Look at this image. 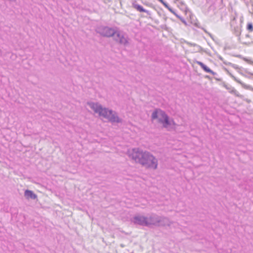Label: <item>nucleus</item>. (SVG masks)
Wrapping results in <instances>:
<instances>
[{
    "label": "nucleus",
    "instance_id": "f257e3e1",
    "mask_svg": "<svg viewBox=\"0 0 253 253\" xmlns=\"http://www.w3.org/2000/svg\"><path fill=\"white\" fill-rule=\"evenodd\" d=\"M128 155L135 163L146 169H156L158 168V159L148 151L136 148L129 151Z\"/></svg>",
    "mask_w": 253,
    "mask_h": 253
},
{
    "label": "nucleus",
    "instance_id": "f03ea898",
    "mask_svg": "<svg viewBox=\"0 0 253 253\" xmlns=\"http://www.w3.org/2000/svg\"><path fill=\"white\" fill-rule=\"evenodd\" d=\"M87 105L95 113H98L101 116L108 119L111 123H122V120L120 119L117 113L112 110L103 108L98 103L87 102Z\"/></svg>",
    "mask_w": 253,
    "mask_h": 253
},
{
    "label": "nucleus",
    "instance_id": "7ed1b4c3",
    "mask_svg": "<svg viewBox=\"0 0 253 253\" xmlns=\"http://www.w3.org/2000/svg\"><path fill=\"white\" fill-rule=\"evenodd\" d=\"M96 32L103 37H110L113 36L116 42L124 45L128 43L126 37L122 33L115 30L114 28L101 26L97 28Z\"/></svg>",
    "mask_w": 253,
    "mask_h": 253
},
{
    "label": "nucleus",
    "instance_id": "20e7f679",
    "mask_svg": "<svg viewBox=\"0 0 253 253\" xmlns=\"http://www.w3.org/2000/svg\"><path fill=\"white\" fill-rule=\"evenodd\" d=\"M151 119L152 120L157 119L158 123L162 124L163 126L165 128H168L171 125H175L173 120H170L169 116L166 112L159 108L155 109L151 115Z\"/></svg>",
    "mask_w": 253,
    "mask_h": 253
},
{
    "label": "nucleus",
    "instance_id": "39448f33",
    "mask_svg": "<svg viewBox=\"0 0 253 253\" xmlns=\"http://www.w3.org/2000/svg\"><path fill=\"white\" fill-rule=\"evenodd\" d=\"M135 224H138L143 226H148L147 217L140 214L135 215L131 219Z\"/></svg>",
    "mask_w": 253,
    "mask_h": 253
},
{
    "label": "nucleus",
    "instance_id": "423d86ee",
    "mask_svg": "<svg viewBox=\"0 0 253 253\" xmlns=\"http://www.w3.org/2000/svg\"><path fill=\"white\" fill-rule=\"evenodd\" d=\"M159 216L152 214L147 217L148 226L151 225L158 226L159 224Z\"/></svg>",
    "mask_w": 253,
    "mask_h": 253
},
{
    "label": "nucleus",
    "instance_id": "0eeeda50",
    "mask_svg": "<svg viewBox=\"0 0 253 253\" xmlns=\"http://www.w3.org/2000/svg\"><path fill=\"white\" fill-rule=\"evenodd\" d=\"M172 222L166 217L159 216V224L158 226H170Z\"/></svg>",
    "mask_w": 253,
    "mask_h": 253
},
{
    "label": "nucleus",
    "instance_id": "6e6552de",
    "mask_svg": "<svg viewBox=\"0 0 253 253\" xmlns=\"http://www.w3.org/2000/svg\"><path fill=\"white\" fill-rule=\"evenodd\" d=\"M24 196L27 199L35 200L37 199V195L35 194L32 191L26 190L24 192Z\"/></svg>",
    "mask_w": 253,
    "mask_h": 253
},
{
    "label": "nucleus",
    "instance_id": "1a4fd4ad",
    "mask_svg": "<svg viewBox=\"0 0 253 253\" xmlns=\"http://www.w3.org/2000/svg\"><path fill=\"white\" fill-rule=\"evenodd\" d=\"M132 7L139 12H145L148 15L150 14L149 11L145 9L142 6L136 3L135 1L132 2Z\"/></svg>",
    "mask_w": 253,
    "mask_h": 253
},
{
    "label": "nucleus",
    "instance_id": "9d476101",
    "mask_svg": "<svg viewBox=\"0 0 253 253\" xmlns=\"http://www.w3.org/2000/svg\"><path fill=\"white\" fill-rule=\"evenodd\" d=\"M197 64L201 66V67L206 72L211 73L212 75H214L216 73L211 70L208 67L205 65L203 63L198 61Z\"/></svg>",
    "mask_w": 253,
    "mask_h": 253
},
{
    "label": "nucleus",
    "instance_id": "9b49d317",
    "mask_svg": "<svg viewBox=\"0 0 253 253\" xmlns=\"http://www.w3.org/2000/svg\"><path fill=\"white\" fill-rule=\"evenodd\" d=\"M166 8H167L169 11H170L171 13H173L176 16V17L180 18L175 12L168 5L167 3L166 2H164V3H162Z\"/></svg>",
    "mask_w": 253,
    "mask_h": 253
},
{
    "label": "nucleus",
    "instance_id": "f8f14e48",
    "mask_svg": "<svg viewBox=\"0 0 253 253\" xmlns=\"http://www.w3.org/2000/svg\"><path fill=\"white\" fill-rule=\"evenodd\" d=\"M234 33L236 36H239L241 34V29L239 27H234Z\"/></svg>",
    "mask_w": 253,
    "mask_h": 253
},
{
    "label": "nucleus",
    "instance_id": "ddd939ff",
    "mask_svg": "<svg viewBox=\"0 0 253 253\" xmlns=\"http://www.w3.org/2000/svg\"><path fill=\"white\" fill-rule=\"evenodd\" d=\"M247 29L250 31H252L253 30V26L252 23L248 24Z\"/></svg>",
    "mask_w": 253,
    "mask_h": 253
},
{
    "label": "nucleus",
    "instance_id": "4468645a",
    "mask_svg": "<svg viewBox=\"0 0 253 253\" xmlns=\"http://www.w3.org/2000/svg\"><path fill=\"white\" fill-rule=\"evenodd\" d=\"M203 29V30L205 31V32H206V33H207L209 35H210V37H211V35L210 33H209V32H208L207 31V30H206L205 29Z\"/></svg>",
    "mask_w": 253,
    "mask_h": 253
},
{
    "label": "nucleus",
    "instance_id": "2eb2a0df",
    "mask_svg": "<svg viewBox=\"0 0 253 253\" xmlns=\"http://www.w3.org/2000/svg\"><path fill=\"white\" fill-rule=\"evenodd\" d=\"M230 76L232 77V78H233L236 81V79L235 77H234L233 75H232L231 74H230Z\"/></svg>",
    "mask_w": 253,
    "mask_h": 253
},
{
    "label": "nucleus",
    "instance_id": "dca6fc26",
    "mask_svg": "<svg viewBox=\"0 0 253 253\" xmlns=\"http://www.w3.org/2000/svg\"><path fill=\"white\" fill-rule=\"evenodd\" d=\"M160 2H161L162 3H164V1L163 0H158Z\"/></svg>",
    "mask_w": 253,
    "mask_h": 253
},
{
    "label": "nucleus",
    "instance_id": "f3484780",
    "mask_svg": "<svg viewBox=\"0 0 253 253\" xmlns=\"http://www.w3.org/2000/svg\"><path fill=\"white\" fill-rule=\"evenodd\" d=\"M250 63L251 64H253V61H251Z\"/></svg>",
    "mask_w": 253,
    "mask_h": 253
},
{
    "label": "nucleus",
    "instance_id": "a211bd4d",
    "mask_svg": "<svg viewBox=\"0 0 253 253\" xmlns=\"http://www.w3.org/2000/svg\"><path fill=\"white\" fill-rule=\"evenodd\" d=\"M182 22L184 23H186L185 21L184 20H182Z\"/></svg>",
    "mask_w": 253,
    "mask_h": 253
},
{
    "label": "nucleus",
    "instance_id": "6ab92c4d",
    "mask_svg": "<svg viewBox=\"0 0 253 253\" xmlns=\"http://www.w3.org/2000/svg\"><path fill=\"white\" fill-rule=\"evenodd\" d=\"M182 22L184 23H186L185 21L184 20H182Z\"/></svg>",
    "mask_w": 253,
    "mask_h": 253
},
{
    "label": "nucleus",
    "instance_id": "aec40b11",
    "mask_svg": "<svg viewBox=\"0 0 253 253\" xmlns=\"http://www.w3.org/2000/svg\"><path fill=\"white\" fill-rule=\"evenodd\" d=\"M251 75H253V73H250Z\"/></svg>",
    "mask_w": 253,
    "mask_h": 253
}]
</instances>
